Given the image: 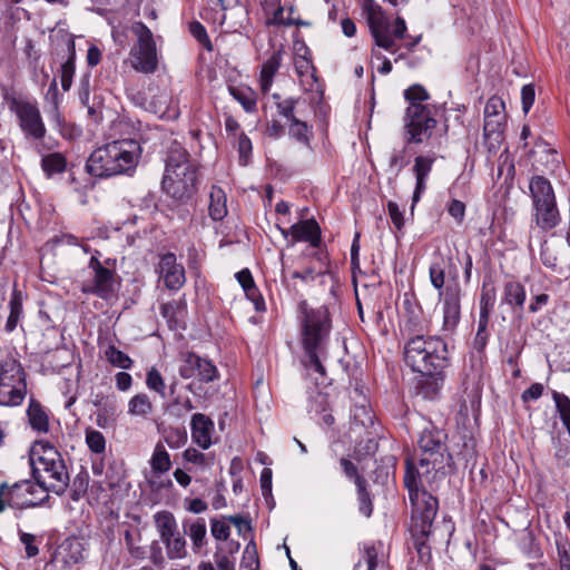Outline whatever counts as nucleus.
<instances>
[{"label": "nucleus", "mask_w": 570, "mask_h": 570, "mask_svg": "<svg viewBox=\"0 0 570 570\" xmlns=\"http://www.w3.org/2000/svg\"><path fill=\"white\" fill-rule=\"evenodd\" d=\"M404 361L419 374L416 392L424 399L436 397L444 383V368L449 364L446 343L436 336L416 335L404 346Z\"/></svg>", "instance_id": "obj_1"}, {"label": "nucleus", "mask_w": 570, "mask_h": 570, "mask_svg": "<svg viewBox=\"0 0 570 570\" xmlns=\"http://www.w3.org/2000/svg\"><path fill=\"white\" fill-rule=\"evenodd\" d=\"M301 317V342L304 348L303 365L308 371H314L321 376L326 375L323 362L327 358V345L332 328V321L328 308L320 306L308 308L304 302L299 305Z\"/></svg>", "instance_id": "obj_2"}, {"label": "nucleus", "mask_w": 570, "mask_h": 570, "mask_svg": "<svg viewBox=\"0 0 570 570\" xmlns=\"http://www.w3.org/2000/svg\"><path fill=\"white\" fill-rule=\"evenodd\" d=\"M199 166L180 145L174 144L165 160L161 190L173 200L186 204L197 193Z\"/></svg>", "instance_id": "obj_3"}, {"label": "nucleus", "mask_w": 570, "mask_h": 570, "mask_svg": "<svg viewBox=\"0 0 570 570\" xmlns=\"http://www.w3.org/2000/svg\"><path fill=\"white\" fill-rule=\"evenodd\" d=\"M141 146L135 139L114 140L95 149L86 168L95 177L107 178L135 171L141 157Z\"/></svg>", "instance_id": "obj_4"}, {"label": "nucleus", "mask_w": 570, "mask_h": 570, "mask_svg": "<svg viewBox=\"0 0 570 570\" xmlns=\"http://www.w3.org/2000/svg\"><path fill=\"white\" fill-rule=\"evenodd\" d=\"M435 476H423L413 462L407 463L404 473V485L409 491L412 505L411 533L431 534L432 523L439 510V502L426 490V485H431Z\"/></svg>", "instance_id": "obj_5"}, {"label": "nucleus", "mask_w": 570, "mask_h": 570, "mask_svg": "<svg viewBox=\"0 0 570 570\" xmlns=\"http://www.w3.org/2000/svg\"><path fill=\"white\" fill-rule=\"evenodd\" d=\"M30 463L37 485L43 493L61 495L69 485V472L60 452L48 442H36L30 450Z\"/></svg>", "instance_id": "obj_6"}, {"label": "nucleus", "mask_w": 570, "mask_h": 570, "mask_svg": "<svg viewBox=\"0 0 570 570\" xmlns=\"http://www.w3.org/2000/svg\"><path fill=\"white\" fill-rule=\"evenodd\" d=\"M445 440L446 434L442 430L435 428L423 430L419 439L420 453L407 456L405 468L409 462H413L423 476L444 474L445 468H451L453 464Z\"/></svg>", "instance_id": "obj_7"}, {"label": "nucleus", "mask_w": 570, "mask_h": 570, "mask_svg": "<svg viewBox=\"0 0 570 570\" xmlns=\"http://www.w3.org/2000/svg\"><path fill=\"white\" fill-rule=\"evenodd\" d=\"M363 12L366 16L371 35L376 46L390 51H396L395 40L403 39L406 32V23L403 18L397 17L393 29L382 8L374 0L363 1Z\"/></svg>", "instance_id": "obj_8"}, {"label": "nucleus", "mask_w": 570, "mask_h": 570, "mask_svg": "<svg viewBox=\"0 0 570 570\" xmlns=\"http://www.w3.org/2000/svg\"><path fill=\"white\" fill-rule=\"evenodd\" d=\"M99 255L100 253L96 250L90 257L88 267L92 272V278L82 284L81 292L109 301L117 296L121 278L116 271V259L107 258L101 262Z\"/></svg>", "instance_id": "obj_9"}, {"label": "nucleus", "mask_w": 570, "mask_h": 570, "mask_svg": "<svg viewBox=\"0 0 570 570\" xmlns=\"http://www.w3.org/2000/svg\"><path fill=\"white\" fill-rule=\"evenodd\" d=\"M130 31L136 37L129 56L131 67L142 73H154L158 68L156 42L150 29L142 22H134Z\"/></svg>", "instance_id": "obj_10"}, {"label": "nucleus", "mask_w": 570, "mask_h": 570, "mask_svg": "<svg viewBox=\"0 0 570 570\" xmlns=\"http://www.w3.org/2000/svg\"><path fill=\"white\" fill-rule=\"evenodd\" d=\"M154 523L165 546L167 558L185 559L188 554L187 540L184 531L179 530L175 515L167 510L158 511L154 514Z\"/></svg>", "instance_id": "obj_11"}, {"label": "nucleus", "mask_w": 570, "mask_h": 570, "mask_svg": "<svg viewBox=\"0 0 570 570\" xmlns=\"http://www.w3.org/2000/svg\"><path fill=\"white\" fill-rule=\"evenodd\" d=\"M6 99L9 110L18 119L21 131L35 140L42 139L47 130L37 101L16 96L7 97Z\"/></svg>", "instance_id": "obj_12"}, {"label": "nucleus", "mask_w": 570, "mask_h": 570, "mask_svg": "<svg viewBox=\"0 0 570 570\" xmlns=\"http://www.w3.org/2000/svg\"><path fill=\"white\" fill-rule=\"evenodd\" d=\"M435 126L436 120L429 105L407 106L404 116V142L422 144L430 138Z\"/></svg>", "instance_id": "obj_13"}, {"label": "nucleus", "mask_w": 570, "mask_h": 570, "mask_svg": "<svg viewBox=\"0 0 570 570\" xmlns=\"http://www.w3.org/2000/svg\"><path fill=\"white\" fill-rule=\"evenodd\" d=\"M52 55L62 60L60 66L61 87L70 90L76 71V45L71 33L58 30L51 36Z\"/></svg>", "instance_id": "obj_14"}, {"label": "nucleus", "mask_w": 570, "mask_h": 570, "mask_svg": "<svg viewBox=\"0 0 570 570\" xmlns=\"http://www.w3.org/2000/svg\"><path fill=\"white\" fill-rule=\"evenodd\" d=\"M462 296L463 291L455 273L446 284L445 291L439 295V299L442 303L443 330L453 331L458 326L461 318Z\"/></svg>", "instance_id": "obj_15"}, {"label": "nucleus", "mask_w": 570, "mask_h": 570, "mask_svg": "<svg viewBox=\"0 0 570 570\" xmlns=\"http://www.w3.org/2000/svg\"><path fill=\"white\" fill-rule=\"evenodd\" d=\"M7 503L10 508L26 509L41 504L48 495L43 498H30L31 494L38 492L37 485L30 481L23 480L9 487L6 483Z\"/></svg>", "instance_id": "obj_16"}, {"label": "nucleus", "mask_w": 570, "mask_h": 570, "mask_svg": "<svg viewBox=\"0 0 570 570\" xmlns=\"http://www.w3.org/2000/svg\"><path fill=\"white\" fill-rule=\"evenodd\" d=\"M159 273L168 289L177 291L181 288L186 282L185 268L177 263L174 253H166L160 256Z\"/></svg>", "instance_id": "obj_17"}, {"label": "nucleus", "mask_w": 570, "mask_h": 570, "mask_svg": "<svg viewBox=\"0 0 570 570\" xmlns=\"http://www.w3.org/2000/svg\"><path fill=\"white\" fill-rule=\"evenodd\" d=\"M434 161L435 158L433 156L420 155L414 158L412 171L415 177V188L412 196V210L415 204L420 200L421 196L426 190L428 178L432 171Z\"/></svg>", "instance_id": "obj_18"}, {"label": "nucleus", "mask_w": 570, "mask_h": 570, "mask_svg": "<svg viewBox=\"0 0 570 570\" xmlns=\"http://www.w3.org/2000/svg\"><path fill=\"white\" fill-rule=\"evenodd\" d=\"M215 430L214 421L203 414L195 413L190 421L191 440L203 450H207L212 446V435Z\"/></svg>", "instance_id": "obj_19"}, {"label": "nucleus", "mask_w": 570, "mask_h": 570, "mask_svg": "<svg viewBox=\"0 0 570 570\" xmlns=\"http://www.w3.org/2000/svg\"><path fill=\"white\" fill-rule=\"evenodd\" d=\"M306 242L316 248L321 243V228L314 218L302 219L292 225V244Z\"/></svg>", "instance_id": "obj_20"}, {"label": "nucleus", "mask_w": 570, "mask_h": 570, "mask_svg": "<svg viewBox=\"0 0 570 570\" xmlns=\"http://www.w3.org/2000/svg\"><path fill=\"white\" fill-rule=\"evenodd\" d=\"M27 385V374L21 363L13 357H6L0 362V386Z\"/></svg>", "instance_id": "obj_21"}, {"label": "nucleus", "mask_w": 570, "mask_h": 570, "mask_svg": "<svg viewBox=\"0 0 570 570\" xmlns=\"http://www.w3.org/2000/svg\"><path fill=\"white\" fill-rule=\"evenodd\" d=\"M183 531L191 540V549L194 553H199L202 548L207 543V528L203 518H186L181 522Z\"/></svg>", "instance_id": "obj_22"}, {"label": "nucleus", "mask_w": 570, "mask_h": 570, "mask_svg": "<svg viewBox=\"0 0 570 570\" xmlns=\"http://www.w3.org/2000/svg\"><path fill=\"white\" fill-rule=\"evenodd\" d=\"M534 220L537 226L542 230L554 228L560 222V215L556 202L535 205Z\"/></svg>", "instance_id": "obj_23"}, {"label": "nucleus", "mask_w": 570, "mask_h": 570, "mask_svg": "<svg viewBox=\"0 0 570 570\" xmlns=\"http://www.w3.org/2000/svg\"><path fill=\"white\" fill-rule=\"evenodd\" d=\"M533 206L556 202L551 183L543 176H534L529 184Z\"/></svg>", "instance_id": "obj_24"}, {"label": "nucleus", "mask_w": 570, "mask_h": 570, "mask_svg": "<svg viewBox=\"0 0 570 570\" xmlns=\"http://www.w3.org/2000/svg\"><path fill=\"white\" fill-rule=\"evenodd\" d=\"M186 301L184 298L167 302L160 306V314L166 320L170 330L180 327L186 314Z\"/></svg>", "instance_id": "obj_25"}, {"label": "nucleus", "mask_w": 570, "mask_h": 570, "mask_svg": "<svg viewBox=\"0 0 570 570\" xmlns=\"http://www.w3.org/2000/svg\"><path fill=\"white\" fill-rule=\"evenodd\" d=\"M27 416L32 430L39 433H47L49 431V416L41 403L35 397L29 399Z\"/></svg>", "instance_id": "obj_26"}, {"label": "nucleus", "mask_w": 570, "mask_h": 570, "mask_svg": "<svg viewBox=\"0 0 570 570\" xmlns=\"http://www.w3.org/2000/svg\"><path fill=\"white\" fill-rule=\"evenodd\" d=\"M450 262L451 258L446 259L442 255H436L429 267L431 285L438 291L439 295L445 291V269Z\"/></svg>", "instance_id": "obj_27"}, {"label": "nucleus", "mask_w": 570, "mask_h": 570, "mask_svg": "<svg viewBox=\"0 0 570 570\" xmlns=\"http://www.w3.org/2000/svg\"><path fill=\"white\" fill-rule=\"evenodd\" d=\"M282 62L281 52H274L262 66L259 76V86L264 94L268 92L275 73L278 71Z\"/></svg>", "instance_id": "obj_28"}, {"label": "nucleus", "mask_w": 570, "mask_h": 570, "mask_svg": "<svg viewBox=\"0 0 570 570\" xmlns=\"http://www.w3.org/2000/svg\"><path fill=\"white\" fill-rule=\"evenodd\" d=\"M27 385L0 386V406L14 407L22 404L27 396Z\"/></svg>", "instance_id": "obj_29"}, {"label": "nucleus", "mask_w": 570, "mask_h": 570, "mask_svg": "<svg viewBox=\"0 0 570 570\" xmlns=\"http://www.w3.org/2000/svg\"><path fill=\"white\" fill-rule=\"evenodd\" d=\"M208 210L214 220H222L227 215L226 194L220 187H212Z\"/></svg>", "instance_id": "obj_30"}, {"label": "nucleus", "mask_w": 570, "mask_h": 570, "mask_svg": "<svg viewBox=\"0 0 570 570\" xmlns=\"http://www.w3.org/2000/svg\"><path fill=\"white\" fill-rule=\"evenodd\" d=\"M9 311L10 312L4 325V330L8 333H11L17 328L18 323L23 314L21 292L13 289L9 301Z\"/></svg>", "instance_id": "obj_31"}, {"label": "nucleus", "mask_w": 570, "mask_h": 570, "mask_svg": "<svg viewBox=\"0 0 570 570\" xmlns=\"http://www.w3.org/2000/svg\"><path fill=\"white\" fill-rule=\"evenodd\" d=\"M41 168L48 178L61 174L67 168V159L61 153H51L42 156Z\"/></svg>", "instance_id": "obj_32"}, {"label": "nucleus", "mask_w": 570, "mask_h": 570, "mask_svg": "<svg viewBox=\"0 0 570 570\" xmlns=\"http://www.w3.org/2000/svg\"><path fill=\"white\" fill-rule=\"evenodd\" d=\"M524 286L518 282H508L504 285L503 302L514 307H523L525 301Z\"/></svg>", "instance_id": "obj_33"}, {"label": "nucleus", "mask_w": 570, "mask_h": 570, "mask_svg": "<svg viewBox=\"0 0 570 570\" xmlns=\"http://www.w3.org/2000/svg\"><path fill=\"white\" fill-rule=\"evenodd\" d=\"M229 94L246 112H254L257 106L256 94L248 87H229Z\"/></svg>", "instance_id": "obj_34"}, {"label": "nucleus", "mask_w": 570, "mask_h": 570, "mask_svg": "<svg viewBox=\"0 0 570 570\" xmlns=\"http://www.w3.org/2000/svg\"><path fill=\"white\" fill-rule=\"evenodd\" d=\"M150 466L155 473H165L170 470V455L165 446L158 442L150 459Z\"/></svg>", "instance_id": "obj_35"}, {"label": "nucleus", "mask_w": 570, "mask_h": 570, "mask_svg": "<svg viewBox=\"0 0 570 570\" xmlns=\"http://www.w3.org/2000/svg\"><path fill=\"white\" fill-rule=\"evenodd\" d=\"M153 411V403L145 393L134 395L128 402V414L134 416H146Z\"/></svg>", "instance_id": "obj_36"}, {"label": "nucleus", "mask_w": 570, "mask_h": 570, "mask_svg": "<svg viewBox=\"0 0 570 570\" xmlns=\"http://www.w3.org/2000/svg\"><path fill=\"white\" fill-rule=\"evenodd\" d=\"M288 135L306 147L311 145V127L301 119L289 121Z\"/></svg>", "instance_id": "obj_37"}, {"label": "nucleus", "mask_w": 570, "mask_h": 570, "mask_svg": "<svg viewBox=\"0 0 570 570\" xmlns=\"http://www.w3.org/2000/svg\"><path fill=\"white\" fill-rule=\"evenodd\" d=\"M90 72L83 73L79 81L78 97L82 106L87 107L88 115L96 116L97 110L94 105H90Z\"/></svg>", "instance_id": "obj_38"}, {"label": "nucleus", "mask_w": 570, "mask_h": 570, "mask_svg": "<svg viewBox=\"0 0 570 570\" xmlns=\"http://www.w3.org/2000/svg\"><path fill=\"white\" fill-rule=\"evenodd\" d=\"M105 357L111 365L124 370L131 368L134 363L132 360L126 353L121 352L114 345H109L105 350Z\"/></svg>", "instance_id": "obj_39"}, {"label": "nucleus", "mask_w": 570, "mask_h": 570, "mask_svg": "<svg viewBox=\"0 0 570 570\" xmlns=\"http://www.w3.org/2000/svg\"><path fill=\"white\" fill-rule=\"evenodd\" d=\"M200 356L194 353H186L183 355V361L179 366V375L183 379H190L197 376L198 367L200 366Z\"/></svg>", "instance_id": "obj_40"}, {"label": "nucleus", "mask_w": 570, "mask_h": 570, "mask_svg": "<svg viewBox=\"0 0 570 570\" xmlns=\"http://www.w3.org/2000/svg\"><path fill=\"white\" fill-rule=\"evenodd\" d=\"M117 416V405L108 404V406L104 405L102 409H98L96 412V424L101 429H107L111 426Z\"/></svg>", "instance_id": "obj_41"}, {"label": "nucleus", "mask_w": 570, "mask_h": 570, "mask_svg": "<svg viewBox=\"0 0 570 570\" xmlns=\"http://www.w3.org/2000/svg\"><path fill=\"white\" fill-rule=\"evenodd\" d=\"M86 444L89 450L96 454H102L106 450V439L101 432L87 429L86 430Z\"/></svg>", "instance_id": "obj_42"}, {"label": "nucleus", "mask_w": 570, "mask_h": 570, "mask_svg": "<svg viewBox=\"0 0 570 570\" xmlns=\"http://www.w3.org/2000/svg\"><path fill=\"white\" fill-rule=\"evenodd\" d=\"M505 126V118L484 117L483 132L487 138L499 140Z\"/></svg>", "instance_id": "obj_43"}, {"label": "nucleus", "mask_w": 570, "mask_h": 570, "mask_svg": "<svg viewBox=\"0 0 570 570\" xmlns=\"http://www.w3.org/2000/svg\"><path fill=\"white\" fill-rule=\"evenodd\" d=\"M146 385L149 390L158 393L163 399L166 397V384L160 372L151 367L146 375Z\"/></svg>", "instance_id": "obj_44"}, {"label": "nucleus", "mask_w": 570, "mask_h": 570, "mask_svg": "<svg viewBox=\"0 0 570 570\" xmlns=\"http://www.w3.org/2000/svg\"><path fill=\"white\" fill-rule=\"evenodd\" d=\"M170 95L167 91H160L153 96L148 110L160 117L165 116L169 110Z\"/></svg>", "instance_id": "obj_45"}, {"label": "nucleus", "mask_w": 570, "mask_h": 570, "mask_svg": "<svg viewBox=\"0 0 570 570\" xmlns=\"http://www.w3.org/2000/svg\"><path fill=\"white\" fill-rule=\"evenodd\" d=\"M406 144L401 149H393L389 158V168L394 171V176L397 177L401 170L409 164L406 156Z\"/></svg>", "instance_id": "obj_46"}, {"label": "nucleus", "mask_w": 570, "mask_h": 570, "mask_svg": "<svg viewBox=\"0 0 570 570\" xmlns=\"http://www.w3.org/2000/svg\"><path fill=\"white\" fill-rule=\"evenodd\" d=\"M404 98L409 106L426 105L425 101L430 98V95L421 85H413L404 91Z\"/></svg>", "instance_id": "obj_47"}, {"label": "nucleus", "mask_w": 570, "mask_h": 570, "mask_svg": "<svg viewBox=\"0 0 570 570\" xmlns=\"http://www.w3.org/2000/svg\"><path fill=\"white\" fill-rule=\"evenodd\" d=\"M552 399L556 403V407L560 414V419L563 425L570 424V399L562 393L553 391Z\"/></svg>", "instance_id": "obj_48"}, {"label": "nucleus", "mask_w": 570, "mask_h": 570, "mask_svg": "<svg viewBox=\"0 0 570 570\" xmlns=\"http://www.w3.org/2000/svg\"><path fill=\"white\" fill-rule=\"evenodd\" d=\"M253 145L248 136L244 132L239 134L237 139V151L239 155V165L247 166L250 159Z\"/></svg>", "instance_id": "obj_49"}, {"label": "nucleus", "mask_w": 570, "mask_h": 570, "mask_svg": "<svg viewBox=\"0 0 570 570\" xmlns=\"http://www.w3.org/2000/svg\"><path fill=\"white\" fill-rule=\"evenodd\" d=\"M504 101L497 96L489 98L484 108V117L505 118Z\"/></svg>", "instance_id": "obj_50"}, {"label": "nucleus", "mask_w": 570, "mask_h": 570, "mask_svg": "<svg viewBox=\"0 0 570 570\" xmlns=\"http://www.w3.org/2000/svg\"><path fill=\"white\" fill-rule=\"evenodd\" d=\"M165 441L170 449H179L187 443V432L185 429H170L165 435Z\"/></svg>", "instance_id": "obj_51"}, {"label": "nucleus", "mask_w": 570, "mask_h": 570, "mask_svg": "<svg viewBox=\"0 0 570 570\" xmlns=\"http://www.w3.org/2000/svg\"><path fill=\"white\" fill-rule=\"evenodd\" d=\"M298 101H299V99L289 97V98H286L284 100L276 102V108H277L278 114L282 117L286 118L288 121H293V119H298L294 114Z\"/></svg>", "instance_id": "obj_52"}, {"label": "nucleus", "mask_w": 570, "mask_h": 570, "mask_svg": "<svg viewBox=\"0 0 570 570\" xmlns=\"http://www.w3.org/2000/svg\"><path fill=\"white\" fill-rule=\"evenodd\" d=\"M199 364L197 376L200 381L208 383L217 379V367L210 361L200 357Z\"/></svg>", "instance_id": "obj_53"}, {"label": "nucleus", "mask_w": 570, "mask_h": 570, "mask_svg": "<svg viewBox=\"0 0 570 570\" xmlns=\"http://www.w3.org/2000/svg\"><path fill=\"white\" fill-rule=\"evenodd\" d=\"M413 541H414V548L417 551V554L421 560L429 561L431 559V549L426 544V540L430 534L421 535L420 533H411Z\"/></svg>", "instance_id": "obj_54"}, {"label": "nucleus", "mask_w": 570, "mask_h": 570, "mask_svg": "<svg viewBox=\"0 0 570 570\" xmlns=\"http://www.w3.org/2000/svg\"><path fill=\"white\" fill-rule=\"evenodd\" d=\"M355 485L357 488L358 500L361 502V511L368 517L371 514V509L365 511V507L371 504V499L370 493L366 490V480L364 478H357Z\"/></svg>", "instance_id": "obj_55"}, {"label": "nucleus", "mask_w": 570, "mask_h": 570, "mask_svg": "<svg viewBox=\"0 0 570 570\" xmlns=\"http://www.w3.org/2000/svg\"><path fill=\"white\" fill-rule=\"evenodd\" d=\"M190 33L208 50L212 49V43L206 32L205 27L198 21L191 22L189 27Z\"/></svg>", "instance_id": "obj_56"}, {"label": "nucleus", "mask_w": 570, "mask_h": 570, "mask_svg": "<svg viewBox=\"0 0 570 570\" xmlns=\"http://www.w3.org/2000/svg\"><path fill=\"white\" fill-rule=\"evenodd\" d=\"M20 541L24 546L27 558H33L39 553L38 547L35 544L36 537L19 530Z\"/></svg>", "instance_id": "obj_57"}, {"label": "nucleus", "mask_w": 570, "mask_h": 570, "mask_svg": "<svg viewBox=\"0 0 570 570\" xmlns=\"http://www.w3.org/2000/svg\"><path fill=\"white\" fill-rule=\"evenodd\" d=\"M535 90L532 85H524L521 89L522 110L528 114L534 104Z\"/></svg>", "instance_id": "obj_58"}, {"label": "nucleus", "mask_w": 570, "mask_h": 570, "mask_svg": "<svg viewBox=\"0 0 570 570\" xmlns=\"http://www.w3.org/2000/svg\"><path fill=\"white\" fill-rule=\"evenodd\" d=\"M285 10L283 7H278L274 14H273V19L272 21H269V23H273V24H278V26H293L295 24V20L293 19L292 17V13H293V9L291 8L289 11H288V14L285 16Z\"/></svg>", "instance_id": "obj_59"}, {"label": "nucleus", "mask_w": 570, "mask_h": 570, "mask_svg": "<svg viewBox=\"0 0 570 570\" xmlns=\"http://www.w3.org/2000/svg\"><path fill=\"white\" fill-rule=\"evenodd\" d=\"M389 216L396 229L401 230L404 226L403 212L399 208V205L394 202L387 204Z\"/></svg>", "instance_id": "obj_60"}, {"label": "nucleus", "mask_w": 570, "mask_h": 570, "mask_svg": "<svg viewBox=\"0 0 570 570\" xmlns=\"http://www.w3.org/2000/svg\"><path fill=\"white\" fill-rule=\"evenodd\" d=\"M212 535L217 540H227L230 533V528L227 523L218 520L212 521Z\"/></svg>", "instance_id": "obj_61"}, {"label": "nucleus", "mask_w": 570, "mask_h": 570, "mask_svg": "<svg viewBox=\"0 0 570 570\" xmlns=\"http://www.w3.org/2000/svg\"><path fill=\"white\" fill-rule=\"evenodd\" d=\"M488 324H489V317H485V312H484L483 315H480L479 324H478V332H476V336H475V343L480 347H483L487 344Z\"/></svg>", "instance_id": "obj_62"}, {"label": "nucleus", "mask_w": 570, "mask_h": 570, "mask_svg": "<svg viewBox=\"0 0 570 570\" xmlns=\"http://www.w3.org/2000/svg\"><path fill=\"white\" fill-rule=\"evenodd\" d=\"M244 293H245L246 297L250 302H253L256 311L264 309L265 303H264V299H263V297L261 295V292H259V289L257 288L256 285H253L252 287L246 288V291Z\"/></svg>", "instance_id": "obj_63"}, {"label": "nucleus", "mask_w": 570, "mask_h": 570, "mask_svg": "<svg viewBox=\"0 0 570 570\" xmlns=\"http://www.w3.org/2000/svg\"><path fill=\"white\" fill-rule=\"evenodd\" d=\"M184 460L187 462L198 464V465H205L206 464V456L204 453L199 452L198 450L194 448H188L183 453Z\"/></svg>", "instance_id": "obj_64"}]
</instances>
